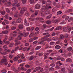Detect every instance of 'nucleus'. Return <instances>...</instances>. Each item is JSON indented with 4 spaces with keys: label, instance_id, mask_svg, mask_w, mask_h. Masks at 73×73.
I'll return each mask as SVG.
<instances>
[{
    "label": "nucleus",
    "instance_id": "obj_1",
    "mask_svg": "<svg viewBox=\"0 0 73 73\" xmlns=\"http://www.w3.org/2000/svg\"><path fill=\"white\" fill-rule=\"evenodd\" d=\"M51 2L50 0H48L47 1V5L42 7L41 9L42 12H45V15H48L50 13V10L49 9H52L51 6L48 7L47 5H50V3Z\"/></svg>",
    "mask_w": 73,
    "mask_h": 73
},
{
    "label": "nucleus",
    "instance_id": "obj_2",
    "mask_svg": "<svg viewBox=\"0 0 73 73\" xmlns=\"http://www.w3.org/2000/svg\"><path fill=\"white\" fill-rule=\"evenodd\" d=\"M29 34V33H23L21 32L19 33V35H18V37L17 38H16V40H15V42H16L15 43V46H18V45H19L21 43L20 41H19L18 40H21L22 38L21 37L23 36L24 37H27V36Z\"/></svg>",
    "mask_w": 73,
    "mask_h": 73
},
{
    "label": "nucleus",
    "instance_id": "obj_3",
    "mask_svg": "<svg viewBox=\"0 0 73 73\" xmlns=\"http://www.w3.org/2000/svg\"><path fill=\"white\" fill-rule=\"evenodd\" d=\"M3 59L1 60V62H0V65H3V63H5V65H8V62H7V57L5 56H3Z\"/></svg>",
    "mask_w": 73,
    "mask_h": 73
},
{
    "label": "nucleus",
    "instance_id": "obj_4",
    "mask_svg": "<svg viewBox=\"0 0 73 73\" xmlns=\"http://www.w3.org/2000/svg\"><path fill=\"white\" fill-rule=\"evenodd\" d=\"M23 56H24V54H21L18 55L17 56V57H15L14 58L13 60L14 61H16L18 60V58H20V57H21L22 59H24V58H25V57H24Z\"/></svg>",
    "mask_w": 73,
    "mask_h": 73
},
{
    "label": "nucleus",
    "instance_id": "obj_5",
    "mask_svg": "<svg viewBox=\"0 0 73 73\" xmlns=\"http://www.w3.org/2000/svg\"><path fill=\"white\" fill-rule=\"evenodd\" d=\"M49 34V33H43V35H46L45 36V37H43L42 38H41V40L42 41H45L46 40V38H48V37H49L50 35Z\"/></svg>",
    "mask_w": 73,
    "mask_h": 73
},
{
    "label": "nucleus",
    "instance_id": "obj_6",
    "mask_svg": "<svg viewBox=\"0 0 73 73\" xmlns=\"http://www.w3.org/2000/svg\"><path fill=\"white\" fill-rule=\"evenodd\" d=\"M63 30L65 32H70V29L69 27H66L63 28Z\"/></svg>",
    "mask_w": 73,
    "mask_h": 73
},
{
    "label": "nucleus",
    "instance_id": "obj_7",
    "mask_svg": "<svg viewBox=\"0 0 73 73\" xmlns=\"http://www.w3.org/2000/svg\"><path fill=\"white\" fill-rule=\"evenodd\" d=\"M27 10V7H22L20 11L21 14L22 15V14H23V13H24V12H25V11H26Z\"/></svg>",
    "mask_w": 73,
    "mask_h": 73
},
{
    "label": "nucleus",
    "instance_id": "obj_8",
    "mask_svg": "<svg viewBox=\"0 0 73 73\" xmlns=\"http://www.w3.org/2000/svg\"><path fill=\"white\" fill-rule=\"evenodd\" d=\"M35 9H39L40 8V3H38L35 5Z\"/></svg>",
    "mask_w": 73,
    "mask_h": 73
},
{
    "label": "nucleus",
    "instance_id": "obj_9",
    "mask_svg": "<svg viewBox=\"0 0 73 73\" xmlns=\"http://www.w3.org/2000/svg\"><path fill=\"white\" fill-rule=\"evenodd\" d=\"M11 36L10 37V38L11 39H9V41H11V40H13V38L12 37H15V36H16V35L15 34H11Z\"/></svg>",
    "mask_w": 73,
    "mask_h": 73
},
{
    "label": "nucleus",
    "instance_id": "obj_10",
    "mask_svg": "<svg viewBox=\"0 0 73 73\" xmlns=\"http://www.w3.org/2000/svg\"><path fill=\"white\" fill-rule=\"evenodd\" d=\"M19 29H23V28H24L23 23L20 24L19 26Z\"/></svg>",
    "mask_w": 73,
    "mask_h": 73
},
{
    "label": "nucleus",
    "instance_id": "obj_11",
    "mask_svg": "<svg viewBox=\"0 0 73 73\" xmlns=\"http://www.w3.org/2000/svg\"><path fill=\"white\" fill-rule=\"evenodd\" d=\"M3 42L4 43H5L6 45H8L9 44V42L8 41H6L5 40H3Z\"/></svg>",
    "mask_w": 73,
    "mask_h": 73
},
{
    "label": "nucleus",
    "instance_id": "obj_12",
    "mask_svg": "<svg viewBox=\"0 0 73 73\" xmlns=\"http://www.w3.org/2000/svg\"><path fill=\"white\" fill-rule=\"evenodd\" d=\"M72 62V59L70 58H67L66 59V62H70H70Z\"/></svg>",
    "mask_w": 73,
    "mask_h": 73
},
{
    "label": "nucleus",
    "instance_id": "obj_13",
    "mask_svg": "<svg viewBox=\"0 0 73 73\" xmlns=\"http://www.w3.org/2000/svg\"><path fill=\"white\" fill-rule=\"evenodd\" d=\"M21 21V18H18L17 19L16 23H20Z\"/></svg>",
    "mask_w": 73,
    "mask_h": 73
},
{
    "label": "nucleus",
    "instance_id": "obj_14",
    "mask_svg": "<svg viewBox=\"0 0 73 73\" xmlns=\"http://www.w3.org/2000/svg\"><path fill=\"white\" fill-rule=\"evenodd\" d=\"M64 35L62 34L60 35V39L61 40H62V39H64Z\"/></svg>",
    "mask_w": 73,
    "mask_h": 73
},
{
    "label": "nucleus",
    "instance_id": "obj_15",
    "mask_svg": "<svg viewBox=\"0 0 73 73\" xmlns=\"http://www.w3.org/2000/svg\"><path fill=\"white\" fill-rule=\"evenodd\" d=\"M16 3H14V4H13V7H16V6H17L18 7H20V4L19 3L18 4H17V5H16Z\"/></svg>",
    "mask_w": 73,
    "mask_h": 73
},
{
    "label": "nucleus",
    "instance_id": "obj_16",
    "mask_svg": "<svg viewBox=\"0 0 73 73\" xmlns=\"http://www.w3.org/2000/svg\"><path fill=\"white\" fill-rule=\"evenodd\" d=\"M52 14H50V15L47 17H46V19H51V17H52Z\"/></svg>",
    "mask_w": 73,
    "mask_h": 73
},
{
    "label": "nucleus",
    "instance_id": "obj_17",
    "mask_svg": "<svg viewBox=\"0 0 73 73\" xmlns=\"http://www.w3.org/2000/svg\"><path fill=\"white\" fill-rule=\"evenodd\" d=\"M55 48L56 49H61V46L58 45H56L55 46Z\"/></svg>",
    "mask_w": 73,
    "mask_h": 73
},
{
    "label": "nucleus",
    "instance_id": "obj_18",
    "mask_svg": "<svg viewBox=\"0 0 73 73\" xmlns=\"http://www.w3.org/2000/svg\"><path fill=\"white\" fill-rule=\"evenodd\" d=\"M21 15L20 14H19V16L17 14H15V13L14 14V17H18V16H20Z\"/></svg>",
    "mask_w": 73,
    "mask_h": 73
},
{
    "label": "nucleus",
    "instance_id": "obj_19",
    "mask_svg": "<svg viewBox=\"0 0 73 73\" xmlns=\"http://www.w3.org/2000/svg\"><path fill=\"white\" fill-rule=\"evenodd\" d=\"M62 13V11H59L57 12V15L58 16H59V15H61V13Z\"/></svg>",
    "mask_w": 73,
    "mask_h": 73
},
{
    "label": "nucleus",
    "instance_id": "obj_20",
    "mask_svg": "<svg viewBox=\"0 0 73 73\" xmlns=\"http://www.w3.org/2000/svg\"><path fill=\"white\" fill-rule=\"evenodd\" d=\"M67 50L69 51V52H70L72 50V48L71 47H69L67 49Z\"/></svg>",
    "mask_w": 73,
    "mask_h": 73
},
{
    "label": "nucleus",
    "instance_id": "obj_21",
    "mask_svg": "<svg viewBox=\"0 0 73 73\" xmlns=\"http://www.w3.org/2000/svg\"><path fill=\"white\" fill-rule=\"evenodd\" d=\"M72 9H68L67 11V13H69V12H72Z\"/></svg>",
    "mask_w": 73,
    "mask_h": 73
},
{
    "label": "nucleus",
    "instance_id": "obj_22",
    "mask_svg": "<svg viewBox=\"0 0 73 73\" xmlns=\"http://www.w3.org/2000/svg\"><path fill=\"white\" fill-rule=\"evenodd\" d=\"M52 40L54 41H56L58 40V38L57 37H54L52 38Z\"/></svg>",
    "mask_w": 73,
    "mask_h": 73
},
{
    "label": "nucleus",
    "instance_id": "obj_23",
    "mask_svg": "<svg viewBox=\"0 0 73 73\" xmlns=\"http://www.w3.org/2000/svg\"><path fill=\"white\" fill-rule=\"evenodd\" d=\"M1 54L5 55V54H7L8 53L7 52H1Z\"/></svg>",
    "mask_w": 73,
    "mask_h": 73
},
{
    "label": "nucleus",
    "instance_id": "obj_24",
    "mask_svg": "<svg viewBox=\"0 0 73 73\" xmlns=\"http://www.w3.org/2000/svg\"><path fill=\"white\" fill-rule=\"evenodd\" d=\"M62 28V27L61 26H58L56 29V30H59V29H61Z\"/></svg>",
    "mask_w": 73,
    "mask_h": 73
},
{
    "label": "nucleus",
    "instance_id": "obj_25",
    "mask_svg": "<svg viewBox=\"0 0 73 73\" xmlns=\"http://www.w3.org/2000/svg\"><path fill=\"white\" fill-rule=\"evenodd\" d=\"M40 20L41 21L42 23H44V19H43L42 18H39Z\"/></svg>",
    "mask_w": 73,
    "mask_h": 73
},
{
    "label": "nucleus",
    "instance_id": "obj_26",
    "mask_svg": "<svg viewBox=\"0 0 73 73\" xmlns=\"http://www.w3.org/2000/svg\"><path fill=\"white\" fill-rule=\"evenodd\" d=\"M41 48V46H39L36 47L35 48V49L36 50H38L39 49H40Z\"/></svg>",
    "mask_w": 73,
    "mask_h": 73
},
{
    "label": "nucleus",
    "instance_id": "obj_27",
    "mask_svg": "<svg viewBox=\"0 0 73 73\" xmlns=\"http://www.w3.org/2000/svg\"><path fill=\"white\" fill-rule=\"evenodd\" d=\"M6 5L7 6H8L9 7V6H10L11 5V3L9 2H8L7 3Z\"/></svg>",
    "mask_w": 73,
    "mask_h": 73
},
{
    "label": "nucleus",
    "instance_id": "obj_28",
    "mask_svg": "<svg viewBox=\"0 0 73 73\" xmlns=\"http://www.w3.org/2000/svg\"><path fill=\"white\" fill-rule=\"evenodd\" d=\"M14 45V44L13 43H10V44L9 45V47H10V48H12L13 46V45Z\"/></svg>",
    "mask_w": 73,
    "mask_h": 73
},
{
    "label": "nucleus",
    "instance_id": "obj_29",
    "mask_svg": "<svg viewBox=\"0 0 73 73\" xmlns=\"http://www.w3.org/2000/svg\"><path fill=\"white\" fill-rule=\"evenodd\" d=\"M29 12H27L25 13V16H29Z\"/></svg>",
    "mask_w": 73,
    "mask_h": 73
},
{
    "label": "nucleus",
    "instance_id": "obj_30",
    "mask_svg": "<svg viewBox=\"0 0 73 73\" xmlns=\"http://www.w3.org/2000/svg\"><path fill=\"white\" fill-rule=\"evenodd\" d=\"M9 16L8 14H6L5 16V17L6 19H9Z\"/></svg>",
    "mask_w": 73,
    "mask_h": 73
},
{
    "label": "nucleus",
    "instance_id": "obj_31",
    "mask_svg": "<svg viewBox=\"0 0 73 73\" xmlns=\"http://www.w3.org/2000/svg\"><path fill=\"white\" fill-rule=\"evenodd\" d=\"M40 69H41V67H37L35 68V69L37 71H38V70H39Z\"/></svg>",
    "mask_w": 73,
    "mask_h": 73
},
{
    "label": "nucleus",
    "instance_id": "obj_32",
    "mask_svg": "<svg viewBox=\"0 0 73 73\" xmlns=\"http://www.w3.org/2000/svg\"><path fill=\"white\" fill-rule=\"evenodd\" d=\"M2 33L4 34H7V33H8V31H2Z\"/></svg>",
    "mask_w": 73,
    "mask_h": 73
},
{
    "label": "nucleus",
    "instance_id": "obj_33",
    "mask_svg": "<svg viewBox=\"0 0 73 73\" xmlns=\"http://www.w3.org/2000/svg\"><path fill=\"white\" fill-rule=\"evenodd\" d=\"M34 58V56H30L29 58V60L30 61H32Z\"/></svg>",
    "mask_w": 73,
    "mask_h": 73
},
{
    "label": "nucleus",
    "instance_id": "obj_34",
    "mask_svg": "<svg viewBox=\"0 0 73 73\" xmlns=\"http://www.w3.org/2000/svg\"><path fill=\"white\" fill-rule=\"evenodd\" d=\"M6 11L7 13H9L10 12V10L8 8H6Z\"/></svg>",
    "mask_w": 73,
    "mask_h": 73
},
{
    "label": "nucleus",
    "instance_id": "obj_35",
    "mask_svg": "<svg viewBox=\"0 0 73 73\" xmlns=\"http://www.w3.org/2000/svg\"><path fill=\"white\" fill-rule=\"evenodd\" d=\"M42 3H43V4H46V5H47V2L46 3V1H45L44 0H42Z\"/></svg>",
    "mask_w": 73,
    "mask_h": 73
},
{
    "label": "nucleus",
    "instance_id": "obj_36",
    "mask_svg": "<svg viewBox=\"0 0 73 73\" xmlns=\"http://www.w3.org/2000/svg\"><path fill=\"white\" fill-rule=\"evenodd\" d=\"M30 4H32L35 1L34 0H30Z\"/></svg>",
    "mask_w": 73,
    "mask_h": 73
},
{
    "label": "nucleus",
    "instance_id": "obj_37",
    "mask_svg": "<svg viewBox=\"0 0 73 73\" xmlns=\"http://www.w3.org/2000/svg\"><path fill=\"white\" fill-rule=\"evenodd\" d=\"M1 13L2 15H4L5 13V11H3L1 12Z\"/></svg>",
    "mask_w": 73,
    "mask_h": 73
},
{
    "label": "nucleus",
    "instance_id": "obj_38",
    "mask_svg": "<svg viewBox=\"0 0 73 73\" xmlns=\"http://www.w3.org/2000/svg\"><path fill=\"white\" fill-rule=\"evenodd\" d=\"M31 72V70L30 69H29L26 72V73H29Z\"/></svg>",
    "mask_w": 73,
    "mask_h": 73
},
{
    "label": "nucleus",
    "instance_id": "obj_39",
    "mask_svg": "<svg viewBox=\"0 0 73 73\" xmlns=\"http://www.w3.org/2000/svg\"><path fill=\"white\" fill-rule=\"evenodd\" d=\"M13 55L12 54L9 55V58L11 59L12 58H13Z\"/></svg>",
    "mask_w": 73,
    "mask_h": 73
},
{
    "label": "nucleus",
    "instance_id": "obj_40",
    "mask_svg": "<svg viewBox=\"0 0 73 73\" xmlns=\"http://www.w3.org/2000/svg\"><path fill=\"white\" fill-rule=\"evenodd\" d=\"M50 66L52 67H54V66H55V64L54 63H51L50 64Z\"/></svg>",
    "mask_w": 73,
    "mask_h": 73
},
{
    "label": "nucleus",
    "instance_id": "obj_41",
    "mask_svg": "<svg viewBox=\"0 0 73 73\" xmlns=\"http://www.w3.org/2000/svg\"><path fill=\"white\" fill-rule=\"evenodd\" d=\"M33 36V33H31V34H30V35H29V37H30V38L32 37V36Z\"/></svg>",
    "mask_w": 73,
    "mask_h": 73
},
{
    "label": "nucleus",
    "instance_id": "obj_42",
    "mask_svg": "<svg viewBox=\"0 0 73 73\" xmlns=\"http://www.w3.org/2000/svg\"><path fill=\"white\" fill-rule=\"evenodd\" d=\"M43 54L44 53L43 52H41L39 54L38 56H42Z\"/></svg>",
    "mask_w": 73,
    "mask_h": 73
},
{
    "label": "nucleus",
    "instance_id": "obj_43",
    "mask_svg": "<svg viewBox=\"0 0 73 73\" xmlns=\"http://www.w3.org/2000/svg\"><path fill=\"white\" fill-rule=\"evenodd\" d=\"M16 27H11V30H12V31H13V30H15V29H16Z\"/></svg>",
    "mask_w": 73,
    "mask_h": 73
},
{
    "label": "nucleus",
    "instance_id": "obj_44",
    "mask_svg": "<svg viewBox=\"0 0 73 73\" xmlns=\"http://www.w3.org/2000/svg\"><path fill=\"white\" fill-rule=\"evenodd\" d=\"M54 70V68L53 67H51L49 69V71H52Z\"/></svg>",
    "mask_w": 73,
    "mask_h": 73
},
{
    "label": "nucleus",
    "instance_id": "obj_45",
    "mask_svg": "<svg viewBox=\"0 0 73 73\" xmlns=\"http://www.w3.org/2000/svg\"><path fill=\"white\" fill-rule=\"evenodd\" d=\"M73 20V18L71 17L68 20V22H70V21H72Z\"/></svg>",
    "mask_w": 73,
    "mask_h": 73
},
{
    "label": "nucleus",
    "instance_id": "obj_46",
    "mask_svg": "<svg viewBox=\"0 0 73 73\" xmlns=\"http://www.w3.org/2000/svg\"><path fill=\"white\" fill-rule=\"evenodd\" d=\"M58 52L60 53H64V52L62 51V50H61V49H60V50H58Z\"/></svg>",
    "mask_w": 73,
    "mask_h": 73
},
{
    "label": "nucleus",
    "instance_id": "obj_47",
    "mask_svg": "<svg viewBox=\"0 0 73 73\" xmlns=\"http://www.w3.org/2000/svg\"><path fill=\"white\" fill-rule=\"evenodd\" d=\"M54 23H57L58 22V20L57 19H56L54 20Z\"/></svg>",
    "mask_w": 73,
    "mask_h": 73
},
{
    "label": "nucleus",
    "instance_id": "obj_48",
    "mask_svg": "<svg viewBox=\"0 0 73 73\" xmlns=\"http://www.w3.org/2000/svg\"><path fill=\"white\" fill-rule=\"evenodd\" d=\"M1 72L2 73H7V71H6V70H5L4 69L2 71H1Z\"/></svg>",
    "mask_w": 73,
    "mask_h": 73
},
{
    "label": "nucleus",
    "instance_id": "obj_49",
    "mask_svg": "<svg viewBox=\"0 0 73 73\" xmlns=\"http://www.w3.org/2000/svg\"><path fill=\"white\" fill-rule=\"evenodd\" d=\"M65 68H62L61 69V71L62 72H65Z\"/></svg>",
    "mask_w": 73,
    "mask_h": 73
},
{
    "label": "nucleus",
    "instance_id": "obj_50",
    "mask_svg": "<svg viewBox=\"0 0 73 73\" xmlns=\"http://www.w3.org/2000/svg\"><path fill=\"white\" fill-rule=\"evenodd\" d=\"M22 1L23 4H25L26 3V0H22Z\"/></svg>",
    "mask_w": 73,
    "mask_h": 73
},
{
    "label": "nucleus",
    "instance_id": "obj_51",
    "mask_svg": "<svg viewBox=\"0 0 73 73\" xmlns=\"http://www.w3.org/2000/svg\"><path fill=\"white\" fill-rule=\"evenodd\" d=\"M49 48V46L48 44H46V47L45 48V49H47Z\"/></svg>",
    "mask_w": 73,
    "mask_h": 73
},
{
    "label": "nucleus",
    "instance_id": "obj_52",
    "mask_svg": "<svg viewBox=\"0 0 73 73\" xmlns=\"http://www.w3.org/2000/svg\"><path fill=\"white\" fill-rule=\"evenodd\" d=\"M25 67L27 68H29L30 67V66L29 65L27 64L25 65Z\"/></svg>",
    "mask_w": 73,
    "mask_h": 73
},
{
    "label": "nucleus",
    "instance_id": "obj_53",
    "mask_svg": "<svg viewBox=\"0 0 73 73\" xmlns=\"http://www.w3.org/2000/svg\"><path fill=\"white\" fill-rule=\"evenodd\" d=\"M69 17L68 16H66V17L65 18V20L66 21L68 20V19H69Z\"/></svg>",
    "mask_w": 73,
    "mask_h": 73
},
{
    "label": "nucleus",
    "instance_id": "obj_54",
    "mask_svg": "<svg viewBox=\"0 0 73 73\" xmlns=\"http://www.w3.org/2000/svg\"><path fill=\"white\" fill-rule=\"evenodd\" d=\"M16 22L15 21L13 22L12 23V24L13 25H15V24H16Z\"/></svg>",
    "mask_w": 73,
    "mask_h": 73
},
{
    "label": "nucleus",
    "instance_id": "obj_55",
    "mask_svg": "<svg viewBox=\"0 0 73 73\" xmlns=\"http://www.w3.org/2000/svg\"><path fill=\"white\" fill-rule=\"evenodd\" d=\"M47 24H50V23H51V22L49 21H48L46 22Z\"/></svg>",
    "mask_w": 73,
    "mask_h": 73
},
{
    "label": "nucleus",
    "instance_id": "obj_56",
    "mask_svg": "<svg viewBox=\"0 0 73 73\" xmlns=\"http://www.w3.org/2000/svg\"><path fill=\"white\" fill-rule=\"evenodd\" d=\"M64 37L66 38H68V35L66 34L64 35Z\"/></svg>",
    "mask_w": 73,
    "mask_h": 73
},
{
    "label": "nucleus",
    "instance_id": "obj_57",
    "mask_svg": "<svg viewBox=\"0 0 73 73\" xmlns=\"http://www.w3.org/2000/svg\"><path fill=\"white\" fill-rule=\"evenodd\" d=\"M18 0H15L14 1V3L15 4H17L18 3Z\"/></svg>",
    "mask_w": 73,
    "mask_h": 73
},
{
    "label": "nucleus",
    "instance_id": "obj_58",
    "mask_svg": "<svg viewBox=\"0 0 73 73\" xmlns=\"http://www.w3.org/2000/svg\"><path fill=\"white\" fill-rule=\"evenodd\" d=\"M50 45H54V42H51L50 43Z\"/></svg>",
    "mask_w": 73,
    "mask_h": 73
},
{
    "label": "nucleus",
    "instance_id": "obj_59",
    "mask_svg": "<svg viewBox=\"0 0 73 73\" xmlns=\"http://www.w3.org/2000/svg\"><path fill=\"white\" fill-rule=\"evenodd\" d=\"M64 42L65 43H67V42H68V39H67V38L66 39L64 40Z\"/></svg>",
    "mask_w": 73,
    "mask_h": 73
},
{
    "label": "nucleus",
    "instance_id": "obj_60",
    "mask_svg": "<svg viewBox=\"0 0 73 73\" xmlns=\"http://www.w3.org/2000/svg\"><path fill=\"white\" fill-rule=\"evenodd\" d=\"M61 57L60 56H59L57 57V60H61Z\"/></svg>",
    "mask_w": 73,
    "mask_h": 73
},
{
    "label": "nucleus",
    "instance_id": "obj_61",
    "mask_svg": "<svg viewBox=\"0 0 73 73\" xmlns=\"http://www.w3.org/2000/svg\"><path fill=\"white\" fill-rule=\"evenodd\" d=\"M33 41V38H30L29 40V41L30 42H32V41Z\"/></svg>",
    "mask_w": 73,
    "mask_h": 73
},
{
    "label": "nucleus",
    "instance_id": "obj_62",
    "mask_svg": "<svg viewBox=\"0 0 73 73\" xmlns=\"http://www.w3.org/2000/svg\"><path fill=\"white\" fill-rule=\"evenodd\" d=\"M27 31H31V28L29 27L27 28Z\"/></svg>",
    "mask_w": 73,
    "mask_h": 73
},
{
    "label": "nucleus",
    "instance_id": "obj_63",
    "mask_svg": "<svg viewBox=\"0 0 73 73\" xmlns=\"http://www.w3.org/2000/svg\"><path fill=\"white\" fill-rule=\"evenodd\" d=\"M56 9L55 8H54L52 10V12H56Z\"/></svg>",
    "mask_w": 73,
    "mask_h": 73
},
{
    "label": "nucleus",
    "instance_id": "obj_64",
    "mask_svg": "<svg viewBox=\"0 0 73 73\" xmlns=\"http://www.w3.org/2000/svg\"><path fill=\"white\" fill-rule=\"evenodd\" d=\"M69 72L70 73H72L73 72V70H69Z\"/></svg>",
    "mask_w": 73,
    "mask_h": 73
}]
</instances>
